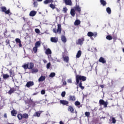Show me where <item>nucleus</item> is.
Returning a JSON list of instances; mask_svg holds the SVG:
<instances>
[{"label": "nucleus", "instance_id": "obj_1", "mask_svg": "<svg viewBox=\"0 0 124 124\" xmlns=\"http://www.w3.org/2000/svg\"><path fill=\"white\" fill-rule=\"evenodd\" d=\"M87 80V77L84 76H81L78 75L76 76V82L77 85L79 84V87L81 89V90H84L85 87L82 86L83 84L82 83V81L85 82Z\"/></svg>", "mask_w": 124, "mask_h": 124}, {"label": "nucleus", "instance_id": "obj_2", "mask_svg": "<svg viewBox=\"0 0 124 124\" xmlns=\"http://www.w3.org/2000/svg\"><path fill=\"white\" fill-rule=\"evenodd\" d=\"M34 67V64L32 62H28L27 64H24L23 65H22V67L24 69H29L31 70V69H32L33 67Z\"/></svg>", "mask_w": 124, "mask_h": 124}, {"label": "nucleus", "instance_id": "obj_3", "mask_svg": "<svg viewBox=\"0 0 124 124\" xmlns=\"http://www.w3.org/2000/svg\"><path fill=\"white\" fill-rule=\"evenodd\" d=\"M17 118L18 119L19 121H21L23 120V119L27 120L29 119V114H28V113H23V114L18 113L17 115Z\"/></svg>", "mask_w": 124, "mask_h": 124}, {"label": "nucleus", "instance_id": "obj_4", "mask_svg": "<svg viewBox=\"0 0 124 124\" xmlns=\"http://www.w3.org/2000/svg\"><path fill=\"white\" fill-rule=\"evenodd\" d=\"M7 10V9L4 6L0 8V11L1 12H4L5 14H8V15H12V13L10 12V9H9Z\"/></svg>", "mask_w": 124, "mask_h": 124}, {"label": "nucleus", "instance_id": "obj_5", "mask_svg": "<svg viewBox=\"0 0 124 124\" xmlns=\"http://www.w3.org/2000/svg\"><path fill=\"white\" fill-rule=\"evenodd\" d=\"M58 28L57 29H53V31L54 32V33H59V34H61L62 33V25L61 24H58L57 25Z\"/></svg>", "mask_w": 124, "mask_h": 124}, {"label": "nucleus", "instance_id": "obj_6", "mask_svg": "<svg viewBox=\"0 0 124 124\" xmlns=\"http://www.w3.org/2000/svg\"><path fill=\"white\" fill-rule=\"evenodd\" d=\"M99 103L101 106L103 105L105 108H107V106L108 105V102L107 101L105 102L104 100L100 99L99 100Z\"/></svg>", "mask_w": 124, "mask_h": 124}, {"label": "nucleus", "instance_id": "obj_7", "mask_svg": "<svg viewBox=\"0 0 124 124\" xmlns=\"http://www.w3.org/2000/svg\"><path fill=\"white\" fill-rule=\"evenodd\" d=\"M84 41H85V38L83 37L81 39H78L76 41L77 45H83L84 44Z\"/></svg>", "mask_w": 124, "mask_h": 124}, {"label": "nucleus", "instance_id": "obj_8", "mask_svg": "<svg viewBox=\"0 0 124 124\" xmlns=\"http://www.w3.org/2000/svg\"><path fill=\"white\" fill-rule=\"evenodd\" d=\"M87 35L89 37H92V36H93V37H96V36H97V32H95L94 33H93L92 31H89L87 33Z\"/></svg>", "mask_w": 124, "mask_h": 124}, {"label": "nucleus", "instance_id": "obj_9", "mask_svg": "<svg viewBox=\"0 0 124 124\" xmlns=\"http://www.w3.org/2000/svg\"><path fill=\"white\" fill-rule=\"evenodd\" d=\"M32 86H34V82L32 81L27 82L26 84V87H27V88H31V87H32Z\"/></svg>", "mask_w": 124, "mask_h": 124}, {"label": "nucleus", "instance_id": "obj_10", "mask_svg": "<svg viewBox=\"0 0 124 124\" xmlns=\"http://www.w3.org/2000/svg\"><path fill=\"white\" fill-rule=\"evenodd\" d=\"M36 103V102L32 101V100H31V99L28 100V104L30 106H32V107H34V106H35Z\"/></svg>", "mask_w": 124, "mask_h": 124}, {"label": "nucleus", "instance_id": "obj_11", "mask_svg": "<svg viewBox=\"0 0 124 124\" xmlns=\"http://www.w3.org/2000/svg\"><path fill=\"white\" fill-rule=\"evenodd\" d=\"M67 110L70 113H75V109L73 108V107H72V106H69L68 107Z\"/></svg>", "mask_w": 124, "mask_h": 124}, {"label": "nucleus", "instance_id": "obj_12", "mask_svg": "<svg viewBox=\"0 0 124 124\" xmlns=\"http://www.w3.org/2000/svg\"><path fill=\"white\" fill-rule=\"evenodd\" d=\"M60 102L62 105H66V106H68L69 102L65 100H60Z\"/></svg>", "mask_w": 124, "mask_h": 124}, {"label": "nucleus", "instance_id": "obj_13", "mask_svg": "<svg viewBox=\"0 0 124 124\" xmlns=\"http://www.w3.org/2000/svg\"><path fill=\"white\" fill-rule=\"evenodd\" d=\"M75 100H76V97H75V96L74 95H70L69 96V99L68 101H75Z\"/></svg>", "mask_w": 124, "mask_h": 124}, {"label": "nucleus", "instance_id": "obj_14", "mask_svg": "<svg viewBox=\"0 0 124 124\" xmlns=\"http://www.w3.org/2000/svg\"><path fill=\"white\" fill-rule=\"evenodd\" d=\"M63 1L65 2L66 5H72V2L71 0H63Z\"/></svg>", "mask_w": 124, "mask_h": 124}, {"label": "nucleus", "instance_id": "obj_15", "mask_svg": "<svg viewBox=\"0 0 124 124\" xmlns=\"http://www.w3.org/2000/svg\"><path fill=\"white\" fill-rule=\"evenodd\" d=\"M16 91V89L14 88H10V90L8 91V93L11 95L12 93H14V92Z\"/></svg>", "mask_w": 124, "mask_h": 124}, {"label": "nucleus", "instance_id": "obj_16", "mask_svg": "<svg viewBox=\"0 0 124 124\" xmlns=\"http://www.w3.org/2000/svg\"><path fill=\"white\" fill-rule=\"evenodd\" d=\"M74 9L76 11H78V13H80L81 12V7L79 6V5H76V6L74 7Z\"/></svg>", "mask_w": 124, "mask_h": 124}, {"label": "nucleus", "instance_id": "obj_17", "mask_svg": "<svg viewBox=\"0 0 124 124\" xmlns=\"http://www.w3.org/2000/svg\"><path fill=\"white\" fill-rule=\"evenodd\" d=\"M75 105L77 106L78 108H81L82 107V105H81V103L78 101H76L75 102Z\"/></svg>", "mask_w": 124, "mask_h": 124}, {"label": "nucleus", "instance_id": "obj_18", "mask_svg": "<svg viewBox=\"0 0 124 124\" xmlns=\"http://www.w3.org/2000/svg\"><path fill=\"white\" fill-rule=\"evenodd\" d=\"M46 79V77L41 76L38 79V82H43V81H45Z\"/></svg>", "mask_w": 124, "mask_h": 124}, {"label": "nucleus", "instance_id": "obj_19", "mask_svg": "<svg viewBox=\"0 0 124 124\" xmlns=\"http://www.w3.org/2000/svg\"><path fill=\"white\" fill-rule=\"evenodd\" d=\"M99 62L102 63H106V60L103 57H100L99 59Z\"/></svg>", "mask_w": 124, "mask_h": 124}, {"label": "nucleus", "instance_id": "obj_20", "mask_svg": "<svg viewBox=\"0 0 124 124\" xmlns=\"http://www.w3.org/2000/svg\"><path fill=\"white\" fill-rule=\"evenodd\" d=\"M45 54H46V55H52V51L51 50V49L50 48H47L46 50L45 51Z\"/></svg>", "mask_w": 124, "mask_h": 124}, {"label": "nucleus", "instance_id": "obj_21", "mask_svg": "<svg viewBox=\"0 0 124 124\" xmlns=\"http://www.w3.org/2000/svg\"><path fill=\"white\" fill-rule=\"evenodd\" d=\"M15 41L16 43H18L19 44V47H22V43L21 42V40L19 38H16L15 39Z\"/></svg>", "mask_w": 124, "mask_h": 124}, {"label": "nucleus", "instance_id": "obj_22", "mask_svg": "<svg viewBox=\"0 0 124 124\" xmlns=\"http://www.w3.org/2000/svg\"><path fill=\"white\" fill-rule=\"evenodd\" d=\"M82 55V51L81 50H78L77 53L76 57L77 59H79L80 57Z\"/></svg>", "mask_w": 124, "mask_h": 124}, {"label": "nucleus", "instance_id": "obj_23", "mask_svg": "<svg viewBox=\"0 0 124 124\" xmlns=\"http://www.w3.org/2000/svg\"><path fill=\"white\" fill-rule=\"evenodd\" d=\"M51 42H53L54 43H57L58 42V38L57 37H51L50 39Z\"/></svg>", "mask_w": 124, "mask_h": 124}, {"label": "nucleus", "instance_id": "obj_24", "mask_svg": "<svg viewBox=\"0 0 124 124\" xmlns=\"http://www.w3.org/2000/svg\"><path fill=\"white\" fill-rule=\"evenodd\" d=\"M31 73H32V74H34L38 72V69H37V68H33L32 69H31Z\"/></svg>", "mask_w": 124, "mask_h": 124}, {"label": "nucleus", "instance_id": "obj_25", "mask_svg": "<svg viewBox=\"0 0 124 124\" xmlns=\"http://www.w3.org/2000/svg\"><path fill=\"white\" fill-rule=\"evenodd\" d=\"M11 113L13 117H16V115H17V111L15 109H13L11 111Z\"/></svg>", "mask_w": 124, "mask_h": 124}, {"label": "nucleus", "instance_id": "obj_26", "mask_svg": "<svg viewBox=\"0 0 124 124\" xmlns=\"http://www.w3.org/2000/svg\"><path fill=\"white\" fill-rule=\"evenodd\" d=\"M54 0H46L44 1L45 4H48V3H53Z\"/></svg>", "mask_w": 124, "mask_h": 124}, {"label": "nucleus", "instance_id": "obj_27", "mask_svg": "<svg viewBox=\"0 0 124 124\" xmlns=\"http://www.w3.org/2000/svg\"><path fill=\"white\" fill-rule=\"evenodd\" d=\"M35 15H36V12H35V11H31V12H30V16H31V17H33L35 16Z\"/></svg>", "mask_w": 124, "mask_h": 124}, {"label": "nucleus", "instance_id": "obj_28", "mask_svg": "<svg viewBox=\"0 0 124 124\" xmlns=\"http://www.w3.org/2000/svg\"><path fill=\"white\" fill-rule=\"evenodd\" d=\"M75 13H76V12L75 9H72L70 11V14L72 15V17H74V16H75Z\"/></svg>", "mask_w": 124, "mask_h": 124}, {"label": "nucleus", "instance_id": "obj_29", "mask_svg": "<svg viewBox=\"0 0 124 124\" xmlns=\"http://www.w3.org/2000/svg\"><path fill=\"white\" fill-rule=\"evenodd\" d=\"M100 2L103 6H106V4H107V2L104 0H100Z\"/></svg>", "mask_w": 124, "mask_h": 124}, {"label": "nucleus", "instance_id": "obj_30", "mask_svg": "<svg viewBox=\"0 0 124 124\" xmlns=\"http://www.w3.org/2000/svg\"><path fill=\"white\" fill-rule=\"evenodd\" d=\"M63 60L65 62H69V57L68 56H63Z\"/></svg>", "mask_w": 124, "mask_h": 124}, {"label": "nucleus", "instance_id": "obj_31", "mask_svg": "<svg viewBox=\"0 0 124 124\" xmlns=\"http://www.w3.org/2000/svg\"><path fill=\"white\" fill-rule=\"evenodd\" d=\"M61 40L62 41V42H63L64 43H65V42H66V38L64 35H62L61 36Z\"/></svg>", "mask_w": 124, "mask_h": 124}, {"label": "nucleus", "instance_id": "obj_32", "mask_svg": "<svg viewBox=\"0 0 124 124\" xmlns=\"http://www.w3.org/2000/svg\"><path fill=\"white\" fill-rule=\"evenodd\" d=\"M81 24V21L79 20H76L74 22L75 26H79Z\"/></svg>", "mask_w": 124, "mask_h": 124}, {"label": "nucleus", "instance_id": "obj_33", "mask_svg": "<svg viewBox=\"0 0 124 124\" xmlns=\"http://www.w3.org/2000/svg\"><path fill=\"white\" fill-rule=\"evenodd\" d=\"M33 6L34 7H37V5H38V4H37V0H33Z\"/></svg>", "mask_w": 124, "mask_h": 124}, {"label": "nucleus", "instance_id": "obj_34", "mask_svg": "<svg viewBox=\"0 0 124 124\" xmlns=\"http://www.w3.org/2000/svg\"><path fill=\"white\" fill-rule=\"evenodd\" d=\"M3 79H8V78H9V75L8 74H3Z\"/></svg>", "mask_w": 124, "mask_h": 124}, {"label": "nucleus", "instance_id": "obj_35", "mask_svg": "<svg viewBox=\"0 0 124 124\" xmlns=\"http://www.w3.org/2000/svg\"><path fill=\"white\" fill-rule=\"evenodd\" d=\"M40 45H41L40 42L37 41L35 44V47H37V48H38V46H40Z\"/></svg>", "mask_w": 124, "mask_h": 124}, {"label": "nucleus", "instance_id": "obj_36", "mask_svg": "<svg viewBox=\"0 0 124 124\" xmlns=\"http://www.w3.org/2000/svg\"><path fill=\"white\" fill-rule=\"evenodd\" d=\"M34 117H39L40 116V113H39L38 112H35V113L33 114Z\"/></svg>", "mask_w": 124, "mask_h": 124}, {"label": "nucleus", "instance_id": "obj_37", "mask_svg": "<svg viewBox=\"0 0 124 124\" xmlns=\"http://www.w3.org/2000/svg\"><path fill=\"white\" fill-rule=\"evenodd\" d=\"M106 39L108 40H112V39H113V38L111 35H108L107 36Z\"/></svg>", "mask_w": 124, "mask_h": 124}, {"label": "nucleus", "instance_id": "obj_38", "mask_svg": "<svg viewBox=\"0 0 124 124\" xmlns=\"http://www.w3.org/2000/svg\"><path fill=\"white\" fill-rule=\"evenodd\" d=\"M106 11L108 14H111V8H110L109 7H108L106 9Z\"/></svg>", "mask_w": 124, "mask_h": 124}, {"label": "nucleus", "instance_id": "obj_39", "mask_svg": "<svg viewBox=\"0 0 124 124\" xmlns=\"http://www.w3.org/2000/svg\"><path fill=\"white\" fill-rule=\"evenodd\" d=\"M10 77H13V76H15V74H14V72L11 71H10Z\"/></svg>", "mask_w": 124, "mask_h": 124}, {"label": "nucleus", "instance_id": "obj_40", "mask_svg": "<svg viewBox=\"0 0 124 124\" xmlns=\"http://www.w3.org/2000/svg\"><path fill=\"white\" fill-rule=\"evenodd\" d=\"M49 7L52 9H55L56 8V6L53 4V3H51L49 5Z\"/></svg>", "mask_w": 124, "mask_h": 124}, {"label": "nucleus", "instance_id": "obj_41", "mask_svg": "<svg viewBox=\"0 0 124 124\" xmlns=\"http://www.w3.org/2000/svg\"><path fill=\"white\" fill-rule=\"evenodd\" d=\"M85 115L86 117H87V118H89V117H90V115H91V113H90V112H85Z\"/></svg>", "mask_w": 124, "mask_h": 124}, {"label": "nucleus", "instance_id": "obj_42", "mask_svg": "<svg viewBox=\"0 0 124 124\" xmlns=\"http://www.w3.org/2000/svg\"><path fill=\"white\" fill-rule=\"evenodd\" d=\"M5 43H6V45H10V40L9 39L6 40Z\"/></svg>", "mask_w": 124, "mask_h": 124}, {"label": "nucleus", "instance_id": "obj_43", "mask_svg": "<svg viewBox=\"0 0 124 124\" xmlns=\"http://www.w3.org/2000/svg\"><path fill=\"white\" fill-rule=\"evenodd\" d=\"M56 76V73H51L49 75V77H55Z\"/></svg>", "mask_w": 124, "mask_h": 124}, {"label": "nucleus", "instance_id": "obj_44", "mask_svg": "<svg viewBox=\"0 0 124 124\" xmlns=\"http://www.w3.org/2000/svg\"><path fill=\"white\" fill-rule=\"evenodd\" d=\"M37 47L36 46H34L33 48V51L34 52V53H37Z\"/></svg>", "mask_w": 124, "mask_h": 124}, {"label": "nucleus", "instance_id": "obj_45", "mask_svg": "<svg viewBox=\"0 0 124 124\" xmlns=\"http://www.w3.org/2000/svg\"><path fill=\"white\" fill-rule=\"evenodd\" d=\"M51 66V62H49L46 64V68L47 69H49Z\"/></svg>", "mask_w": 124, "mask_h": 124}, {"label": "nucleus", "instance_id": "obj_46", "mask_svg": "<svg viewBox=\"0 0 124 124\" xmlns=\"http://www.w3.org/2000/svg\"><path fill=\"white\" fill-rule=\"evenodd\" d=\"M65 91H63L62 93H61V95L62 96V97H64V96H65Z\"/></svg>", "mask_w": 124, "mask_h": 124}, {"label": "nucleus", "instance_id": "obj_47", "mask_svg": "<svg viewBox=\"0 0 124 124\" xmlns=\"http://www.w3.org/2000/svg\"><path fill=\"white\" fill-rule=\"evenodd\" d=\"M63 11L64 13H66L67 12V8L66 7L63 8Z\"/></svg>", "mask_w": 124, "mask_h": 124}, {"label": "nucleus", "instance_id": "obj_48", "mask_svg": "<svg viewBox=\"0 0 124 124\" xmlns=\"http://www.w3.org/2000/svg\"><path fill=\"white\" fill-rule=\"evenodd\" d=\"M35 31L36 33H40V30L38 29H35Z\"/></svg>", "mask_w": 124, "mask_h": 124}, {"label": "nucleus", "instance_id": "obj_49", "mask_svg": "<svg viewBox=\"0 0 124 124\" xmlns=\"http://www.w3.org/2000/svg\"><path fill=\"white\" fill-rule=\"evenodd\" d=\"M112 124H116V119H115V118L114 117H112Z\"/></svg>", "mask_w": 124, "mask_h": 124}, {"label": "nucleus", "instance_id": "obj_50", "mask_svg": "<svg viewBox=\"0 0 124 124\" xmlns=\"http://www.w3.org/2000/svg\"><path fill=\"white\" fill-rule=\"evenodd\" d=\"M67 83H68L69 84H71V83H72V80L71 79H68Z\"/></svg>", "mask_w": 124, "mask_h": 124}, {"label": "nucleus", "instance_id": "obj_51", "mask_svg": "<svg viewBox=\"0 0 124 124\" xmlns=\"http://www.w3.org/2000/svg\"><path fill=\"white\" fill-rule=\"evenodd\" d=\"M41 94H45V90H43L41 91Z\"/></svg>", "mask_w": 124, "mask_h": 124}, {"label": "nucleus", "instance_id": "obj_52", "mask_svg": "<svg viewBox=\"0 0 124 124\" xmlns=\"http://www.w3.org/2000/svg\"><path fill=\"white\" fill-rule=\"evenodd\" d=\"M112 39H113L114 40H117V36L115 35L113 36Z\"/></svg>", "mask_w": 124, "mask_h": 124}, {"label": "nucleus", "instance_id": "obj_53", "mask_svg": "<svg viewBox=\"0 0 124 124\" xmlns=\"http://www.w3.org/2000/svg\"><path fill=\"white\" fill-rule=\"evenodd\" d=\"M62 84L64 86H66L67 83H66V81L64 80V81H63Z\"/></svg>", "mask_w": 124, "mask_h": 124}, {"label": "nucleus", "instance_id": "obj_54", "mask_svg": "<svg viewBox=\"0 0 124 124\" xmlns=\"http://www.w3.org/2000/svg\"><path fill=\"white\" fill-rule=\"evenodd\" d=\"M21 124H24V123H26V122H27V120H26V119H24V120L21 121Z\"/></svg>", "mask_w": 124, "mask_h": 124}, {"label": "nucleus", "instance_id": "obj_55", "mask_svg": "<svg viewBox=\"0 0 124 124\" xmlns=\"http://www.w3.org/2000/svg\"><path fill=\"white\" fill-rule=\"evenodd\" d=\"M99 86L100 88H101V89H103L104 88V85H100Z\"/></svg>", "mask_w": 124, "mask_h": 124}, {"label": "nucleus", "instance_id": "obj_56", "mask_svg": "<svg viewBox=\"0 0 124 124\" xmlns=\"http://www.w3.org/2000/svg\"><path fill=\"white\" fill-rule=\"evenodd\" d=\"M4 118H7V115L6 113H5L4 114Z\"/></svg>", "mask_w": 124, "mask_h": 124}, {"label": "nucleus", "instance_id": "obj_57", "mask_svg": "<svg viewBox=\"0 0 124 124\" xmlns=\"http://www.w3.org/2000/svg\"><path fill=\"white\" fill-rule=\"evenodd\" d=\"M43 62L45 63H46L47 62V61L45 59L43 60Z\"/></svg>", "mask_w": 124, "mask_h": 124}, {"label": "nucleus", "instance_id": "obj_58", "mask_svg": "<svg viewBox=\"0 0 124 124\" xmlns=\"http://www.w3.org/2000/svg\"><path fill=\"white\" fill-rule=\"evenodd\" d=\"M60 124H63V122H62V121H60Z\"/></svg>", "mask_w": 124, "mask_h": 124}, {"label": "nucleus", "instance_id": "obj_59", "mask_svg": "<svg viewBox=\"0 0 124 124\" xmlns=\"http://www.w3.org/2000/svg\"><path fill=\"white\" fill-rule=\"evenodd\" d=\"M22 18L24 20V21H26V18H25V17H23Z\"/></svg>", "mask_w": 124, "mask_h": 124}, {"label": "nucleus", "instance_id": "obj_60", "mask_svg": "<svg viewBox=\"0 0 124 124\" xmlns=\"http://www.w3.org/2000/svg\"><path fill=\"white\" fill-rule=\"evenodd\" d=\"M37 1H42V0H36Z\"/></svg>", "mask_w": 124, "mask_h": 124}, {"label": "nucleus", "instance_id": "obj_61", "mask_svg": "<svg viewBox=\"0 0 124 124\" xmlns=\"http://www.w3.org/2000/svg\"><path fill=\"white\" fill-rule=\"evenodd\" d=\"M123 91H124V89H122L120 91V92H123Z\"/></svg>", "mask_w": 124, "mask_h": 124}, {"label": "nucleus", "instance_id": "obj_62", "mask_svg": "<svg viewBox=\"0 0 124 124\" xmlns=\"http://www.w3.org/2000/svg\"><path fill=\"white\" fill-rule=\"evenodd\" d=\"M0 82H1V78H0Z\"/></svg>", "mask_w": 124, "mask_h": 124}, {"label": "nucleus", "instance_id": "obj_63", "mask_svg": "<svg viewBox=\"0 0 124 124\" xmlns=\"http://www.w3.org/2000/svg\"><path fill=\"white\" fill-rule=\"evenodd\" d=\"M75 113H76V114H77V111H75Z\"/></svg>", "mask_w": 124, "mask_h": 124}, {"label": "nucleus", "instance_id": "obj_64", "mask_svg": "<svg viewBox=\"0 0 124 124\" xmlns=\"http://www.w3.org/2000/svg\"><path fill=\"white\" fill-rule=\"evenodd\" d=\"M16 88H17L18 89H19V87H17V86H16Z\"/></svg>", "mask_w": 124, "mask_h": 124}]
</instances>
